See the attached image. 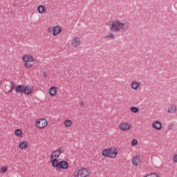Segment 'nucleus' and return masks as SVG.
Segmentation results:
<instances>
[{
    "mask_svg": "<svg viewBox=\"0 0 177 177\" xmlns=\"http://www.w3.org/2000/svg\"><path fill=\"white\" fill-rule=\"evenodd\" d=\"M139 162H140V156H135L132 159V164L133 165H136V167H138V165H139Z\"/></svg>",
    "mask_w": 177,
    "mask_h": 177,
    "instance_id": "obj_13",
    "label": "nucleus"
},
{
    "mask_svg": "<svg viewBox=\"0 0 177 177\" xmlns=\"http://www.w3.org/2000/svg\"><path fill=\"white\" fill-rule=\"evenodd\" d=\"M174 162H177V154L174 157Z\"/></svg>",
    "mask_w": 177,
    "mask_h": 177,
    "instance_id": "obj_29",
    "label": "nucleus"
},
{
    "mask_svg": "<svg viewBox=\"0 0 177 177\" xmlns=\"http://www.w3.org/2000/svg\"><path fill=\"white\" fill-rule=\"evenodd\" d=\"M36 127L39 128V129H43V128H46L48 127V121L46 119H41L36 121Z\"/></svg>",
    "mask_w": 177,
    "mask_h": 177,
    "instance_id": "obj_6",
    "label": "nucleus"
},
{
    "mask_svg": "<svg viewBox=\"0 0 177 177\" xmlns=\"http://www.w3.org/2000/svg\"><path fill=\"white\" fill-rule=\"evenodd\" d=\"M71 120H66L64 122L65 127H71Z\"/></svg>",
    "mask_w": 177,
    "mask_h": 177,
    "instance_id": "obj_22",
    "label": "nucleus"
},
{
    "mask_svg": "<svg viewBox=\"0 0 177 177\" xmlns=\"http://www.w3.org/2000/svg\"><path fill=\"white\" fill-rule=\"evenodd\" d=\"M43 74H44L45 78H48V73H46V71H44L43 73Z\"/></svg>",
    "mask_w": 177,
    "mask_h": 177,
    "instance_id": "obj_28",
    "label": "nucleus"
},
{
    "mask_svg": "<svg viewBox=\"0 0 177 177\" xmlns=\"http://www.w3.org/2000/svg\"><path fill=\"white\" fill-rule=\"evenodd\" d=\"M106 38H114V34L111 33L106 36Z\"/></svg>",
    "mask_w": 177,
    "mask_h": 177,
    "instance_id": "obj_27",
    "label": "nucleus"
},
{
    "mask_svg": "<svg viewBox=\"0 0 177 177\" xmlns=\"http://www.w3.org/2000/svg\"><path fill=\"white\" fill-rule=\"evenodd\" d=\"M12 92H13V90H12V88H10V89L8 91V93H12Z\"/></svg>",
    "mask_w": 177,
    "mask_h": 177,
    "instance_id": "obj_30",
    "label": "nucleus"
},
{
    "mask_svg": "<svg viewBox=\"0 0 177 177\" xmlns=\"http://www.w3.org/2000/svg\"><path fill=\"white\" fill-rule=\"evenodd\" d=\"M72 45H73V46H79V45H80V38L75 37L72 41Z\"/></svg>",
    "mask_w": 177,
    "mask_h": 177,
    "instance_id": "obj_20",
    "label": "nucleus"
},
{
    "mask_svg": "<svg viewBox=\"0 0 177 177\" xmlns=\"http://www.w3.org/2000/svg\"><path fill=\"white\" fill-rule=\"evenodd\" d=\"M152 127L153 129H157V131H160L161 128H162V124L160 121H155L152 124Z\"/></svg>",
    "mask_w": 177,
    "mask_h": 177,
    "instance_id": "obj_7",
    "label": "nucleus"
},
{
    "mask_svg": "<svg viewBox=\"0 0 177 177\" xmlns=\"http://www.w3.org/2000/svg\"><path fill=\"white\" fill-rule=\"evenodd\" d=\"M22 60L24 62L30 63L31 62H34V58L31 55H25L22 57Z\"/></svg>",
    "mask_w": 177,
    "mask_h": 177,
    "instance_id": "obj_8",
    "label": "nucleus"
},
{
    "mask_svg": "<svg viewBox=\"0 0 177 177\" xmlns=\"http://www.w3.org/2000/svg\"><path fill=\"white\" fill-rule=\"evenodd\" d=\"M124 28V23L121 22L120 20L114 21L111 26V30L113 31H120Z\"/></svg>",
    "mask_w": 177,
    "mask_h": 177,
    "instance_id": "obj_3",
    "label": "nucleus"
},
{
    "mask_svg": "<svg viewBox=\"0 0 177 177\" xmlns=\"http://www.w3.org/2000/svg\"><path fill=\"white\" fill-rule=\"evenodd\" d=\"M62 32V28L59 26H57L53 29V37H56V35H59Z\"/></svg>",
    "mask_w": 177,
    "mask_h": 177,
    "instance_id": "obj_9",
    "label": "nucleus"
},
{
    "mask_svg": "<svg viewBox=\"0 0 177 177\" xmlns=\"http://www.w3.org/2000/svg\"><path fill=\"white\" fill-rule=\"evenodd\" d=\"M10 89H12V91L14 89H16V83H15L14 82H10Z\"/></svg>",
    "mask_w": 177,
    "mask_h": 177,
    "instance_id": "obj_23",
    "label": "nucleus"
},
{
    "mask_svg": "<svg viewBox=\"0 0 177 177\" xmlns=\"http://www.w3.org/2000/svg\"><path fill=\"white\" fill-rule=\"evenodd\" d=\"M15 91L17 93H24V85H17L15 88Z\"/></svg>",
    "mask_w": 177,
    "mask_h": 177,
    "instance_id": "obj_12",
    "label": "nucleus"
},
{
    "mask_svg": "<svg viewBox=\"0 0 177 177\" xmlns=\"http://www.w3.org/2000/svg\"><path fill=\"white\" fill-rule=\"evenodd\" d=\"M136 145H138V140L133 139L131 142V146H136Z\"/></svg>",
    "mask_w": 177,
    "mask_h": 177,
    "instance_id": "obj_26",
    "label": "nucleus"
},
{
    "mask_svg": "<svg viewBox=\"0 0 177 177\" xmlns=\"http://www.w3.org/2000/svg\"><path fill=\"white\" fill-rule=\"evenodd\" d=\"M131 88L132 89H134V91H138V88H139V83L136 81H134L131 84Z\"/></svg>",
    "mask_w": 177,
    "mask_h": 177,
    "instance_id": "obj_19",
    "label": "nucleus"
},
{
    "mask_svg": "<svg viewBox=\"0 0 177 177\" xmlns=\"http://www.w3.org/2000/svg\"><path fill=\"white\" fill-rule=\"evenodd\" d=\"M48 31H49L50 32H52V28H49L48 29Z\"/></svg>",
    "mask_w": 177,
    "mask_h": 177,
    "instance_id": "obj_32",
    "label": "nucleus"
},
{
    "mask_svg": "<svg viewBox=\"0 0 177 177\" xmlns=\"http://www.w3.org/2000/svg\"><path fill=\"white\" fill-rule=\"evenodd\" d=\"M24 66L26 67V68H31V67H32V65L28 62H25Z\"/></svg>",
    "mask_w": 177,
    "mask_h": 177,
    "instance_id": "obj_25",
    "label": "nucleus"
},
{
    "mask_svg": "<svg viewBox=\"0 0 177 177\" xmlns=\"http://www.w3.org/2000/svg\"><path fill=\"white\" fill-rule=\"evenodd\" d=\"M6 171H8V167H2L1 169V172L2 174H5V172H6Z\"/></svg>",
    "mask_w": 177,
    "mask_h": 177,
    "instance_id": "obj_24",
    "label": "nucleus"
},
{
    "mask_svg": "<svg viewBox=\"0 0 177 177\" xmlns=\"http://www.w3.org/2000/svg\"><path fill=\"white\" fill-rule=\"evenodd\" d=\"M19 147L20 149H27L28 147V143H27V141H24L19 143Z\"/></svg>",
    "mask_w": 177,
    "mask_h": 177,
    "instance_id": "obj_17",
    "label": "nucleus"
},
{
    "mask_svg": "<svg viewBox=\"0 0 177 177\" xmlns=\"http://www.w3.org/2000/svg\"><path fill=\"white\" fill-rule=\"evenodd\" d=\"M89 176V170L86 168H82L80 169L75 176V177H86Z\"/></svg>",
    "mask_w": 177,
    "mask_h": 177,
    "instance_id": "obj_5",
    "label": "nucleus"
},
{
    "mask_svg": "<svg viewBox=\"0 0 177 177\" xmlns=\"http://www.w3.org/2000/svg\"><path fill=\"white\" fill-rule=\"evenodd\" d=\"M52 165L53 168H57V169H67L68 168V162L66 160H59L56 158H54L53 160Z\"/></svg>",
    "mask_w": 177,
    "mask_h": 177,
    "instance_id": "obj_2",
    "label": "nucleus"
},
{
    "mask_svg": "<svg viewBox=\"0 0 177 177\" xmlns=\"http://www.w3.org/2000/svg\"><path fill=\"white\" fill-rule=\"evenodd\" d=\"M50 96H56V93H57V90L55 86H51L48 91Z\"/></svg>",
    "mask_w": 177,
    "mask_h": 177,
    "instance_id": "obj_14",
    "label": "nucleus"
},
{
    "mask_svg": "<svg viewBox=\"0 0 177 177\" xmlns=\"http://www.w3.org/2000/svg\"><path fill=\"white\" fill-rule=\"evenodd\" d=\"M131 111H132V113H139V108L136 107V106H132L130 108Z\"/></svg>",
    "mask_w": 177,
    "mask_h": 177,
    "instance_id": "obj_21",
    "label": "nucleus"
},
{
    "mask_svg": "<svg viewBox=\"0 0 177 177\" xmlns=\"http://www.w3.org/2000/svg\"><path fill=\"white\" fill-rule=\"evenodd\" d=\"M167 111H168V113H174V112L176 111V105H172V104H171V105L169 106V108H168V109H167Z\"/></svg>",
    "mask_w": 177,
    "mask_h": 177,
    "instance_id": "obj_16",
    "label": "nucleus"
},
{
    "mask_svg": "<svg viewBox=\"0 0 177 177\" xmlns=\"http://www.w3.org/2000/svg\"><path fill=\"white\" fill-rule=\"evenodd\" d=\"M32 87L31 86H26L24 88V93L25 95H31L32 93Z\"/></svg>",
    "mask_w": 177,
    "mask_h": 177,
    "instance_id": "obj_11",
    "label": "nucleus"
},
{
    "mask_svg": "<svg viewBox=\"0 0 177 177\" xmlns=\"http://www.w3.org/2000/svg\"><path fill=\"white\" fill-rule=\"evenodd\" d=\"M80 105H81V106H85V102H80Z\"/></svg>",
    "mask_w": 177,
    "mask_h": 177,
    "instance_id": "obj_31",
    "label": "nucleus"
},
{
    "mask_svg": "<svg viewBox=\"0 0 177 177\" xmlns=\"http://www.w3.org/2000/svg\"><path fill=\"white\" fill-rule=\"evenodd\" d=\"M62 153H64V151H62V147L56 151H53V153L50 154L51 164H53V160H55V158L57 160V158L60 157V154H62Z\"/></svg>",
    "mask_w": 177,
    "mask_h": 177,
    "instance_id": "obj_4",
    "label": "nucleus"
},
{
    "mask_svg": "<svg viewBox=\"0 0 177 177\" xmlns=\"http://www.w3.org/2000/svg\"><path fill=\"white\" fill-rule=\"evenodd\" d=\"M117 154H118V149L117 148L105 149L102 152L103 157H107L108 158H115Z\"/></svg>",
    "mask_w": 177,
    "mask_h": 177,
    "instance_id": "obj_1",
    "label": "nucleus"
},
{
    "mask_svg": "<svg viewBox=\"0 0 177 177\" xmlns=\"http://www.w3.org/2000/svg\"><path fill=\"white\" fill-rule=\"evenodd\" d=\"M15 135L18 138H23V131H21L20 129H17L15 130Z\"/></svg>",
    "mask_w": 177,
    "mask_h": 177,
    "instance_id": "obj_18",
    "label": "nucleus"
},
{
    "mask_svg": "<svg viewBox=\"0 0 177 177\" xmlns=\"http://www.w3.org/2000/svg\"><path fill=\"white\" fill-rule=\"evenodd\" d=\"M119 127L121 131H129L131 129V125L128 123H122L120 124Z\"/></svg>",
    "mask_w": 177,
    "mask_h": 177,
    "instance_id": "obj_10",
    "label": "nucleus"
},
{
    "mask_svg": "<svg viewBox=\"0 0 177 177\" xmlns=\"http://www.w3.org/2000/svg\"><path fill=\"white\" fill-rule=\"evenodd\" d=\"M45 10H46V8L44 5H40L37 7V11L40 15H44V12H45Z\"/></svg>",
    "mask_w": 177,
    "mask_h": 177,
    "instance_id": "obj_15",
    "label": "nucleus"
}]
</instances>
